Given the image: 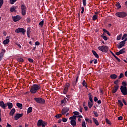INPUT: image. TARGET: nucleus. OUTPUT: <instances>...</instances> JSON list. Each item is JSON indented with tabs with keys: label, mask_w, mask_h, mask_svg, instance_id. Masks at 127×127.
<instances>
[{
	"label": "nucleus",
	"mask_w": 127,
	"mask_h": 127,
	"mask_svg": "<svg viewBox=\"0 0 127 127\" xmlns=\"http://www.w3.org/2000/svg\"><path fill=\"white\" fill-rule=\"evenodd\" d=\"M40 89H41V86L40 85L37 84H34L30 88V91L31 94H35L37 93V91L39 90Z\"/></svg>",
	"instance_id": "obj_1"
},
{
	"label": "nucleus",
	"mask_w": 127,
	"mask_h": 127,
	"mask_svg": "<svg viewBox=\"0 0 127 127\" xmlns=\"http://www.w3.org/2000/svg\"><path fill=\"white\" fill-rule=\"evenodd\" d=\"M34 100L37 104H40V105H44L45 104V99L42 98L35 97L34 98Z\"/></svg>",
	"instance_id": "obj_2"
},
{
	"label": "nucleus",
	"mask_w": 127,
	"mask_h": 127,
	"mask_svg": "<svg viewBox=\"0 0 127 127\" xmlns=\"http://www.w3.org/2000/svg\"><path fill=\"white\" fill-rule=\"evenodd\" d=\"M116 15L118 17H120V18H124L127 16V13L125 11L122 12H118L116 13Z\"/></svg>",
	"instance_id": "obj_3"
},
{
	"label": "nucleus",
	"mask_w": 127,
	"mask_h": 127,
	"mask_svg": "<svg viewBox=\"0 0 127 127\" xmlns=\"http://www.w3.org/2000/svg\"><path fill=\"white\" fill-rule=\"evenodd\" d=\"M98 50L102 51V52H104V53H107V52L109 50V48L108 46L103 45L102 46H99L97 48Z\"/></svg>",
	"instance_id": "obj_4"
},
{
	"label": "nucleus",
	"mask_w": 127,
	"mask_h": 127,
	"mask_svg": "<svg viewBox=\"0 0 127 127\" xmlns=\"http://www.w3.org/2000/svg\"><path fill=\"white\" fill-rule=\"evenodd\" d=\"M69 87H70V83H66L64 87V90L63 91V94L66 95V93H68L69 90Z\"/></svg>",
	"instance_id": "obj_5"
},
{
	"label": "nucleus",
	"mask_w": 127,
	"mask_h": 127,
	"mask_svg": "<svg viewBox=\"0 0 127 127\" xmlns=\"http://www.w3.org/2000/svg\"><path fill=\"white\" fill-rule=\"evenodd\" d=\"M121 92L124 96L127 95V86H121L120 88Z\"/></svg>",
	"instance_id": "obj_6"
},
{
	"label": "nucleus",
	"mask_w": 127,
	"mask_h": 127,
	"mask_svg": "<svg viewBox=\"0 0 127 127\" xmlns=\"http://www.w3.org/2000/svg\"><path fill=\"white\" fill-rule=\"evenodd\" d=\"M22 15L24 16L26 14V6L24 4H22L21 6Z\"/></svg>",
	"instance_id": "obj_7"
},
{
	"label": "nucleus",
	"mask_w": 127,
	"mask_h": 127,
	"mask_svg": "<svg viewBox=\"0 0 127 127\" xmlns=\"http://www.w3.org/2000/svg\"><path fill=\"white\" fill-rule=\"evenodd\" d=\"M26 31L24 28H18L15 30V32H16V33H19L21 32V33H22V34L24 35Z\"/></svg>",
	"instance_id": "obj_8"
},
{
	"label": "nucleus",
	"mask_w": 127,
	"mask_h": 127,
	"mask_svg": "<svg viewBox=\"0 0 127 127\" xmlns=\"http://www.w3.org/2000/svg\"><path fill=\"white\" fill-rule=\"evenodd\" d=\"M127 41V38L125 39L124 41L120 42L119 44V45L117 46V47L119 49H121V48L124 47L125 46V44H126V42Z\"/></svg>",
	"instance_id": "obj_9"
},
{
	"label": "nucleus",
	"mask_w": 127,
	"mask_h": 127,
	"mask_svg": "<svg viewBox=\"0 0 127 127\" xmlns=\"http://www.w3.org/2000/svg\"><path fill=\"white\" fill-rule=\"evenodd\" d=\"M12 17L14 22H16L17 21H18L19 20H20V19H21V17H20L18 15H17L15 16H12Z\"/></svg>",
	"instance_id": "obj_10"
},
{
	"label": "nucleus",
	"mask_w": 127,
	"mask_h": 127,
	"mask_svg": "<svg viewBox=\"0 0 127 127\" xmlns=\"http://www.w3.org/2000/svg\"><path fill=\"white\" fill-rule=\"evenodd\" d=\"M69 110H70L69 107H64L62 111V115H66V113L69 112Z\"/></svg>",
	"instance_id": "obj_11"
},
{
	"label": "nucleus",
	"mask_w": 127,
	"mask_h": 127,
	"mask_svg": "<svg viewBox=\"0 0 127 127\" xmlns=\"http://www.w3.org/2000/svg\"><path fill=\"white\" fill-rule=\"evenodd\" d=\"M4 53H5V50L2 49L1 52L0 53V62L2 60L3 56H4Z\"/></svg>",
	"instance_id": "obj_12"
},
{
	"label": "nucleus",
	"mask_w": 127,
	"mask_h": 127,
	"mask_svg": "<svg viewBox=\"0 0 127 127\" xmlns=\"http://www.w3.org/2000/svg\"><path fill=\"white\" fill-rule=\"evenodd\" d=\"M119 88H120V86L119 85L114 86L113 89L112 90V93L115 94V93H117V91H118V90H119Z\"/></svg>",
	"instance_id": "obj_13"
},
{
	"label": "nucleus",
	"mask_w": 127,
	"mask_h": 127,
	"mask_svg": "<svg viewBox=\"0 0 127 127\" xmlns=\"http://www.w3.org/2000/svg\"><path fill=\"white\" fill-rule=\"evenodd\" d=\"M22 116H23V114H19V113H17L16 114V115L14 117V119L15 120V121H17V120H19V118H21V117H22Z\"/></svg>",
	"instance_id": "obj_14"
},
{
	"label": "nucleus",
	"mask_w": 127,
	"mask_h": 127,
	"mask_svg": "<svg viewBox=\"0 0 127 127\" xmlns=\"http://www.w3.org/2000/svg\"><path fill=\"white\" fill-rule=\"evenodd\" d=\"M45 122L42 121V120H39L37 123V127H41Z\"/></svg>",
	"instance_id": "obj_15"
},
{
	"label": "nucleus",
	"mask_w": 127,
	"mask_h": 127,
	"mask_svg": "<svg viewBox=\"0 0 127 127\" xmlns=\"http://www.w3.org/2000/svg\"><path fill=\"white\" fill-rule=\"evenodd\" d=\"M70 125L74 127L77 126V123H76V120H71L70 121Z\"/></svg>",
	"instance_id": "obj_16"
},
{
	"label": "nucleus",
	"mask_w": 127,
	"mask_h": 127,
	"mask_svg": "<svg viewBox=\"0 0 127 127\" xmlns=\"http://www.w3.org/2000/svg\"><path fill=\"white\" fill-rule=\"evenodd\" d=\"M17 8V6H13L10 7V11L11 12H13V11H15V9Z\"/></svg>",
	"instance_id": "obj_17"
},
{
	"label": "nucleus",
	"mask_w": 127,
	"mask_h": 127,
	"mask_svg": "<svg viewBox=\"0 0 127 127\" xmlns=\"http://www.w3.org/2000/svg\"><path fill=\"white\" fill-rule=\"evenodd\" d=\"M111 54L113 55V56H114V57H115V59H116V60L118 61V62H121V59H120L119 58H118V57H117V56H116L115 55V54H114V53H113V52H112L111 51H110Z\"/></svg>",
	"instance_id": "obj_18"
},
{
	"label": "nucleus",
	"mask_w": 127,
	"mask_h": 127,
	"mask_svg": "<svg viewBox=\"0 0 127 127\" xmlns=\"http://www.w3.org/2000/svg\"><path fill=\"white\" fill-rule=\"evenodd\" d=\"M7 107L8 109H9V110H11V109H12V107H13V105L10 102H7Z\"/></svg>",
	"instance_id": "obj_19"
},
{
	"label": "nucleus",
	"mask_w": 127,
	"mask_h": 127,
	"mask_svg": "<svg viewBox=\"0 0 127 127\" xmlns=\"http://www.w3.org/2000/svg\"><path fill=\"white\" fill-rule=\"evenodd\" d=\"M9 43V39H6L3 41V44L4 45H7Z\"/></svg>",
	"instance_id": "obj_20"
},
{
	"label": "nucleus",
	"mask_w": 127,
	"mask_h": 127,
	"mask_svg": "<svg viewBox=\"0 0 127 127\" xmlns=\"http://www.w3.org/2000/svg\"><path fill=\"white\" fill-rule=\"evenodd\" d=\"M14 113H15V109L13 108L9 113V116H13V115H14Z\"/></svg>",
	"instance_id": "obj_21"
},
{
	"label": "nucleus",
	"mask_w": 127,
	"mask_h": 127,
	"mask_svg": "<svg viewBox=\"0 0 127 127\" xmlns=\"http://www.w3.org/2000/svg\"><path fill=\"white\" fill-rule=\"evenodd\" d=\"M92 52L93 54V55L96 57V58H97V59H99V55H98V54H97V52H96V51L92 50Z\"/></svg>",
	"instance_id": "obj_22"
},
{
	"label": "nucleus",
	"mask_w": 127,
	"mask_h": 127,
	"mask_svg": "<svg viewBox=\"0 0 127 127\" xmlns=\"http://www.w3.org/2000/svg\"><path fill=\"white\" fill-rule=\"evenodd\" d=\"M88 97L90 102H93V95L92 94V93H89Z\"/></svg>",
	"instance_id": "obj_23"
},
{
	"label": "nucleus",
	"mask_w": 127,
	"mask_h": 127,
	"mask_svg": "<svg viewBox=\"0 0 127 127\" xmlns=\"http://www.w3.org/2000/svg\"><path fill=\"white\" fill-rule=\"evenodd\" d=\"M88 104V108L89 109H91L92 107H93V105L94 104V103H93V101L92 102L89 101Z\"/></svg>",
	"instance_id": "obj_24"
},
{
	"label": "nucleus",
	"mask_w": 127,
	"mask_h": 127,
	"mask_svg": "<svg viewBox=\"0 0 127 127\" xmlns=\"http://www.w3.org/2000/svg\"><path fill=\"white\" fill-rule=\"evenodd\" d=\"M66 100H68V99L65 97L63 100H61V104L63 105V104H66V103H67Z\"/></svg>",
	"instance_id": "obj_25"
},
{
	"label": "nucleus",
	"mask_w": 127,
	"mask_h": 127,
	"mask_svg": "<svg viewBox=\"0 0 127 127\" xmlns=\"http://www.w3.org/2000/svg\"><path fill=\"white\" fill-rule=\"evenodd\" d=\"M32 112V107H29L27 110V114L28 115V114H30Z\"/></svg>",
	"instance_id": "obj_26"
},
{
	"label": "nucleus",
	"mask_w": 127,
	"mask_h": 127,
	"mask_svg": "<svg viewBox=\"0 0 127 127\" xmlns=\"http://www.w3.org/2000/svg\"><path fill=\"white\" fill-rule=\"evenodd\" d=\"M110 78H111V79H117L118 75L115 74H113L110 75Z\"/></svg>",
	"instance_id": "obj_27"
},
{
	"label": "nucleus",
	"mask_w": 127,
	"mask_h": 127,
	"mask_svg": "<svg viewBox=\"0 0 127 127\" xmlns=\"http://www.w3.org/2000/svg\"><path fill=\"white\" fill-rule=\"evenodd\" d=\"M116 7H117V8H121V7H122V6L121 5V3H120V2H116V3L115 4Z\"/></svg>",
	"instance_id": "obj_28"
},
{
	"label": "nucleus",
	"mask_w": 127,
	"mask_h": 127,
	"mask_svg": "<svg viewBox=\"0 0 127 127\" xmlns=\"http://www.w3.org/2000/svg\"><path fill=\"white\" fill-rule=\"evenodd\" d=\"M93 121V123L96 125V126H99V122H98V120L95 118L92 119Z\"/></svg>",
	"instance_id": "obj_29"
},
{
	"label": "nucleus",
	"mask_w": 127,
	"mask_h": 127,
	"mask_svg": "<svg viewBox=\"0 0 127 127\" xmlns=\"http://www.w3.org/2000/svg\"><path fill=\"white\" fill-rule=\"evenodd\" d=\"M16 106L20 110H21V109H22V104L20 103H16Z\"/></svg>",
	"instance_id": "obj_30"
},
{
	"label": "nucleus",
	"mask_w": 127,
	"mask_h": 127,
	"mask_svg": "<svg viewBox=\"0 0 127 127\" xmlns=\"http://www.w3.org/2000/svg\"><path fill=\"white\" fill-rule=\"evenodd\" d=\"M0 107H1V108H2V109L4 108V107H5L4 102H3V101H0Z\"/></svg>",
	"instance_id": "obj_31"
},
{
	"label": "nucleus",
	"mask_w": 127,
	"mask_h": 127,
	"mask_svg": "<svg viewBox=\"0 0 127 127\" xmlns=\"http://www.w3.org/2000/svg\"><path fill=\"white\" fill-rule=\"evenodd\" d=\"M103 31L104 32V33H107L108 35H109V36H111V34L110 33V32H109L106 29H103Z\"/></svg>",
	"instance_id": "obj_32"
},
{
	"label": "nucleus",
	"mask_w": 127,
	"mask_h": 127,
	"mask_svg": "<svg viewBox=\"0 0 127 127\" xmlns=\"http://www.w3.org/2000/svg\"><path fill=\"white\" fill-rule=\"evenodd\" d=\"M82 85L83 87H85L87 89L88 88V86L87 85V82H86V80H83L82 82Z\"/></svg>",
	"instance_id": "obj_33"
},
{
	"label": "nucleus",
	"mask_w": 127,
	"mask_h": 127,
	"mask_svg": "<svg viewBox=\"0 0 127 127\" xmlns=\"http://www.w3.org/2000/svg\"><path fill=\"white\" fill-rule=\"evenodd\" d=\"M118 104H119V107H121V108H122V107L124 106V104H123V102H122V101L119 100H118Z\"/></svg>",
	"instance_id": "obj_34"
},
{
	"label": "nucleus",
	"mask_w": 127,
	"mask_h": 127,
	"mask_svg": "<svg viewBox=\"0 0 127 127\" xmlns=\"http://www.w3.org/2000/svg\"><path fill=\"white\" fill-rule=\"evenodd\" d=\"M126 48H123L121 49L119 52L120 53V54H124V53H126Z\"/></svg>",
	"instance_id": "obj_35"
},
{
	"label": "nucleus",
	"mask_w": 127,
	"mask_h": 127,
	"mask_svg": "<svg viewBox=\"0 0 127 127\" xmlns=\"http://www.w3.org/2000/svg\"><path fill=\"white\" fill-rule=\"evenodd\" d=\"M61 117H62V114H58L55 116V118H56V119H60Z\"/></svg>",
	"instance_id": "obj_36"
},
{
	"label": "nucleus",
	"mask_w": 127,
	"mask_h": 127,
	"mask_svg": "<svg viewBox=\"0 0 127 127\" xmlns=\"http://www.w3.org/2000/svg\"><path fill=\"white\" fill-rule=\"evenodd\" d=\"M127 38V34H125L123 35V37H122V40H125Z\"/></svg>",
	"instance_id": "obj_37"
},
{
	"label": "nucleus",
	"mask_w": 127,
	"mask_h": 127,
	"mask_svg": "<svg viewBox=\"0 0 127 127\" xmlns=\"http://www.w3.org/2000/svg\"><path fill=\"white\" fill-rule=\"evenodd\" d=\"M44 24V21L42 20L39 22V25H40L41 27H43V25Z\"/></svg>",
	"instance_id": "obj_38"
},
{
	"label": "nucleus",
	"mask_w": 127,
	"mask_h": 127,
	"mask_svg": "<svg viewBox=\"0 0 127 127\" xmlns=\"http://www.w3.org/2000/svg\"><path fill=\"white\" fill-rule=\"evenodd\" d=\"M92 19L94 21L96 20V19H98V16H97L96 15H93L92 17Z\"/></svg>",
	"instance_id": "obj_39"
},
{
	"label": "nucleus",
	"mask_w": 127,
	"mask_h": 127,
	"mask_svg": "<svg viewBox=\"0 0 127 127\" xmlns=\"http://www.w3.org/2000/svg\"><path fill=\"white\" fill-rule=\"evenodd\" d=\"M82 3H83V5L84 6H86V5H87V1H86V0H82Z\"/></svg>",
	"instance_id": "obj_40"
},
{
	"label": "nucleus",
	"mask_w": 127,
	"mask_h": 127,
	"mask_svg": "<svg viewBox=\"0 0 127 127\" xmlns=\"http://www.w3.org/2000/svg\"><path fill=\"white\" fill-rule=\"evenodd\" d=\"M81 126L82 127H87V126H86V122L85 121H82Z\"/></svg>",
	"instance_id": "obj_41"
},
{
	"label": "nucleus",
	"mask_w": 127,
	"mask_h": 127,
	"mask_svg": "<svg viewBox=\"0 0 127 127\" xmlns=\"http://www.w3.org/2000/svg\"><path fill=\"white\" fill-rule=\"evenodd\" d=\"M101 37H102L103 39L105 40V41H107L108 40V37H107L106 36L101 35Z\"/></svg>",
	"instance_id": "obj_42"
},
{
	"label": "nucleus",
	"mask_w": 127,
	"mask_h": 127,
	"mask_svg": "<svg viewBox=\"0 0 127 127\" xmlns=\"http://www.w3.org/2000/svg\"><path fill=\"white\" fill-rule=\"evenodd\" d=\"M73 113L74 116H79V115H80V113H79V112L77 111H74Z\"/></svg>",
	"instance_id": "obj_43"
},
{
	"label": "nucleus",
	"mask_w": 127,
	"mask_h": 127,
	"mask_svg": "<svg viewBox=\"0 0 127 127\" xmlns=\"http://www.w3.org/2000/svg\"><path fill=\"white\" fill-rule=\"evenodd\" d=\"M16 0H10V3L11 4H14V2H15V1H16Z\"/></svg>",
	"instance_id": "obj_44"
},
{
	"label": "nucleus",
	"mask_w": 127,
	"mask_h": 127,
	"mask_svg": "<svg viewBox=\"0 0 127 127\" xmlns=\"http://www.w3.org/2000/svg\"><path fill=\"white\" fill-rule=\"evenodd\" d=\"M85 120L86 122H88V123L92 124V120H91L88 118H85Z\"/></svg>",
	"instance_id": "obj_45"
},
{
	"label": "nucleus",
	"mask_w": 127,
	"mask_h": 127,
	"mask_svg": "<svg viewBox=\"0 0 127 127\" xmlns=\"http://www.w3.org/2000/svg\"><path fill=\"white\" fill-rule=\"evenodd\" d=\"M106 122L107 124H108V125H112V123H111V121H110V120H109V119H106Z\"/></svg>",
	"instance_id": "obj_46"
},
{
	"label": "nucleus",
	"mask_w": 127,
	"mask_h": 127,
	"mask_svg": "<svg viewBox=\"0 0 127 127\" xmlns=\"http://www.w3.org/2000/svg\"><path fill=\"white\" fill-rule=\"evenodd\" d=\"M123 77H125V75H124V73H120V74L119 79H122V78H123Z\"/></svg>",
	"instance_id": "obj_47"
},
{
	"label": "nucleus",
	"mask_w": 127,
	"mask_h": 127,
	"mask_svg": "<svg viewBox=\"0 0 127 127\" xmlns=\"http://www.w3.org/2000/svg\"><path fill=\"white\" fill-rule=\"evenodd\" d=\"M122 38V34L119 35L117 37V40H121V39Z\"/></svg>",
	"instance_id": "obj_48"
},
{
	"label": "nucleus",
	"mask_w": 127,
	"mask_h": 127,
	"mask_svg": "<svg viewBox=\"0 0 127 127\" xmlns=\"http://www.w3.org/2000/svg\"><path fill=\"white\" fill-rule=\"evenodd\" d=\"M93 114H94L95 117H96V118H98V117H99V114H98V113H97V112L93 111Z\"/></svg>",
	"instance_id": "obj_49"
},
{
	"label": "nucleus",
	"mask_w": 127,
	"mask_h": 127,
	"mask_svg": "<svg viewBox=\"0 0 127 127\" xmlns=\"http://www.w3.org/2000/svg\"><path fill=\"white\" fill-rule=\"evenodd\" d=\"M2 4H3V0H0V8L2 6Z\"/></svg>",
	"instance_id": "obj_50"
},
{
	"label": "nucleus",
	"mask_w": 127,
	"mask_h": 127,
	"mask_svg": "<svg viewBox=\"0 0 127 127\" xmlns=\"http://www.w3.org/2000/svg\"><path fill=\"white\" fill-rule=\"evenodd\" d=\"M72 120V121H76V118H77V116H75V115H73L71 117Z\"/></svg>",
	"instance_id": "obj_51"
},
{
	"label": "nucleus",
	"mask_w": 127,
	"mask_h": 127,
	"mask_svg": "<svg viewBox=\"0 0 127 127\" xmlns=\"http://www.w3.org/2000/svg\"><path fill=\"white\" fill-rule=\"evenodd\" d=\"M31 32V31H30V29L29 28H28L27 30V34H30Z\"/></svg>",
	"instance_id": "obj_52"
},
{
	"label": "nucleus",
	"mask_w": 127,
	"mask_h": 127,
	"mask_svg": "<svg viewBox=\"0 0 127 127\" xmlns=\"http://www.w3.org/2000/svg\"><path fill=\"white\" fill-rule=\"evenodd\" d=\"M18 61L19 62H23L24 60H23V59L20 58H19V59H18Z\"/></svg>",
	"instance_id": "obj_53"
},
{
	"label": "nucleus",
	"mask_w": 127,
	"mask_h": 127,
	"mask_svg": "<svg viewBox=\"0 0 127 127\" xmlns=\"http://www.w3.org/2000/svg\"><path fill=\"white\" fill-rule=\"evenodd\" d=\"M115 85H119V79L116 80L114 81Z\"/></svg>",
	"instance_id": "obj_54"
},
{
	"label": "nucleus",
	"mask_w": 127,
	"mask_h": 127,
	"mask_svg": "<svg viewBox=\"0 0 127 127\" xmlns=\"http://www.w3.org/2000/svg\"><path fill=\"white\" fill-rule=\"evenodd\" d=\"M28 60L29 62H30L31 63H33V61H34L33 59L29 58Z\"/></svg>",
	"instance_id": "obj_55"
},
{
	"label": "nucleus",
	"mask_w": 127,
	"mask_h": 127,
	"mask_svg": "<svg viewBox=\"0 0 127 127\" xmlns=\"http://www.w3.org/2000/svg\"><path fill=\"white\" fill-rule=\"evenodd\" d=\"M118 121H123V117L120 116L118 118Z\"/></svg>",
	"instance_id": "obj_56"
},
{
	"label": "nucleus",
	"mask_w": 127,
	"mask_h": 127,
	"mask_svg": "<svg viewBox=\"0 0 127 127\" xmlns=\"http://www.w3.org/2000/svg\"><path fill=\"white\" fill-rule=\"evenodd\" d=\"M62 121L63 122V123H66V122H67V119L64 118L62 119Z\"/></svg>",
	"instance_id": "obj_57"
},
{
	"label": "nucleus",
	"mask_w": 127,
	"mask_h": 127,
	"mask_svg": "<svg viewBox=\"0 0 127 127\" xmlns=\"http://www.w3.org/2000/svg\"><path fill=\"white\" fill-rule=\"evenodd\" d=\"M35 45L38 46L40 45V43H39V42H38V41H36L35 42Z\"/></svg>",
	"instance_id": "obj_58"
},
{
	"label": "nucleus",
	"mask_w": 127,
	"mask_h": 127,
	"mask_svg": "<svg viewBox=\"0 0 127 127\" xmlns=\"http://www.w3.org/2000/svg\"><path fill=\"white\" fill-rule=\"evenodd\" d=\"M31 21V20L30 19V18H27V23H29Z\"/></svg>",
	"instance_id": "obj_59"
},
{
	"label": "nucleus",
	"mask_w": 127,
	"mask_h": 127,
	"mask_svg": "<svg viewBox=\"0 0 127 127\" xmlns=\"http://www.w3.org/2000/svg\"><path fill=\"white\" fill-rule=\"evenodd\" d=\"M123 86H125V87H126V86H127V82H122V83Z\"/></svg>",
	"instance_id": "obj_60"
},
{
	"label": "nucleus",
	"mask_w": 127,
	"mask_h": 127,
	"mask_svg": "<svg viewBox=\"0 0 127 127\" xmlns=\"http://www.w3.org/2000/svg\"><path fill=\"white\" fill-rule=\"evenodd\" d=\"M76 84H77V83H76V81L75 82L73 81L72 82V86H73V87H75V86L76 85Z\"/></svg>",
	"instance_id": "obj_61"
},
{
	"label": "nucleus",
	"mask_w": 127,
	"mask_h": 127,
	"mask_svg": "<svg viewBox=\"0 0 127 127\" xmlns=\"http://www.w3.org/2000/svg\"><path fill=\"white\" fill-rule=\"evenodd\" d=\"M94 102H97V101H98V98H97V97H95L94 98Z\"/></svg>",
	"instance_id": "obj_62"
},
{
	"label": "nucleus",
	"mask_w": 127,
	"mask_h": 127,
	"mask_svg": "<svg viewBox=\"0 0 127 127\" xmlns=\"http://www.w3.org/2000/svg\"><path fill=\"white\" fill-rule=\"evenodd\" d=\"M123 103H124V104L125 105H127V102H126V100H125V99H123Z\"/></svg>",
	"instance_id": "obj_63"
},
{
	"label": "nucleus",
	"mask_w": 127,
	"mask_h": 127,
	"mask_svg": "<svg viewBox=\"0 0 127 127\" xmlns=\"http://www.w3.org/2000/svg\"><path fill=\"white\" fill-rule=\"evenodd\" d=\"M47 124L46 122H45L44 124H43L41 126L42 127H45V126H46Z\"/></svg>",
	"instance_id": "obj_64"
}]
</instances>
